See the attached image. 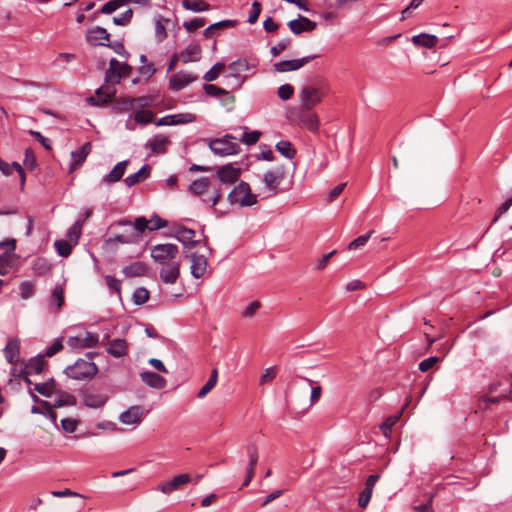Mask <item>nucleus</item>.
Returning <instances> with one entry per match:
<instances>
[{"mask_svg":"<svg viewBox=\"0 0 512 512\" xmlns=\"http://www.w3.org/2000/svg\"><path fill=\"white\" fill-rule=\"evenodd\" d=\"M34 293V285L31 282H23L20 285V294L23 299H29Z\"/></svg>","mask_w":512,"mask_h":512,"instance_id":"obj_57","label":"nucleus"},{"mask_svg":"<svg viewBox=\"0 0 512 512\" xmlns=\"http://www.w3.org/2000/svg\"><path fill=\"white\" fill-rule=\"evenodd\" d=\"M176 237L184 245H188L192 240V230L178 227L176 230Z\"/></svg>","mask_w":512,"mask_h":512,"instance_id":"obj_49","label":"nucleus"},{"mask_svg":"<svg viewBox=\"0 0 512 512\" xmlns=\"http://www.w3.org/2000/svg\"><path fill=\"white\" fill-rule=\"evenodd\" d=\"M191 476L188 473L179 474L171 480L163 482L157 486V490L163 494H171L174 491L180 490L183 486L189 484Z\"/></svg>","mask_w":512,"mask_h":512,"instance_id":"obj_16","label":"nucleus"},{"mask_svg":"<svg viewBox=\"0 0 512 512\" xmlns=\"http://www.w3.org/2000/svg\"><path fill=\"white\" fill-rule=\"evenodd\" d=\"M128 161H121L117 163L109 174L104 177V182L114 183L119 181L125 173Z\"/></svg>","mask_w":512,"mask_h":512,"instance_id":"obj_33","label":"nucleus"},{"mask_svg":"<svg viewBox=\"0 0 512 512\" xmlns=\"http://www.w3.org/2000/svg\"><path fill=\"white\" fill-rule=\"evenodd\" d=\"M134 302L138 305L144 304L149 299V292L145 288H138L133 294Z\"/></svg>","mask_w":512,"mask_h":512,"instance_id":"obj_53","label":"nucleus"},{"mask_svg":"<svg viewBox=\"0 0 512 512\" xmlns=\"http://www.w3.org/2000/svg\"><path fill=\"white\" fill-rule=\"evenodd\" d=\"M305 381H307L309 383V385L311 386V396H310V399H311V403H315L317 402L319 399H320V396H321V387L319 385L317 386H314V381L311 380V379H308V378H303Z\"/></svg>","mask_w":512,"mask_h":512,"instance_id":"obj_56","label":"nucleus"},{"mask_svg":"<svg viewBox=\"0 0 512 512\" xmlns=\"http://www.w3.org/2000/svg\"><path fill=\"white\" fill-rule=\"evenodd\" d=\"M86 41L91 45H107L109 33L106 29L96 26L86 32Z\"/></svg>","mask_w":512,"mask_h":512,"instance_id":"obj_23","label":"nucleus"},{"mask_svg":"<svg viewBox=\"0 0 512 512\" xmlns=\"http://www.w3.org/2000/svg\"><path fill=\"white\" fill-rule=\"evenodd\" d=\"M438 362V358L435 357V356H432V357H429V358H426L424 360H422L420 363H419V370L422 371V372H427L428 370H430L436 363Z\"/></svg>","mask_w":512,"mask_h":512,"instance_id":"obj_60","label":"nucleus"},{"mask_svg":"<svg viewBox=\"0 0 512 512\" xmlns=\"http://www.w3.org/2000/svg\"><path fill=\"white\" fill-rule=\"evenodd\" d=\"M327 91L323 85H305L299 92V98L301 105L300 107L313 109L317 104L322 101V98L326 95Z\"/></svg>","mask_w":512,"mask_h":512,"instance_id":"obj_8","label":"nucleus"},{"mask_svg":"<svg viewBox=\"0 0 512 512\" xmlns=\"http://www.w3.org/2000/svg\"><path fill=\"white\" fill-rule=\"evenodd\" d=\"M91 152V144H83L77 151L71 152L72 163L69 167V171L73 172L78 169L86 160L87 156Z\"/></svg>","mask_w":512,"mask_h":512,"instance_id":"obj_25","label":"nucleus"},{"mask_svg":"<svg viewBox=\"0 0 512 512\" xmlns=\"http://www.w3.org/2000/svg\"><path fill=\"white\" fill-rule=\"evenodd\" d=\"M317 56L316 55H309L305 56L299 59H292V60H283L280 62H277L274 64V69L277 72H289V71H295L306 65L307 63L314 60Z\"/></svg>","mask_w":512,"mask_h":512,"instance_id":"obj_18","label":"nucleus"},{"mask_svg":"<svg viewBox=\"0 0 512 512\" xmlns=\"http://www.w3.org/2000/svg\"><path fill=\"white\" fill-rule=\"evenodd\" d=\"M251 65L246 59L239 58L228 65V73L225 78L231 80L229 86L231 90H239L247 80V76L242 75V72L248 71Z\"/></svg>","mask_w":512,"mask_h":512,"instance_id":"obj_4","label":"nucleus"},{"mask_svg":"<svg viewBox=\"0 0 512 512\" xmlns=\"http://www.w3.org/2000/svg\"><path fill=\"white\" fill-rule=\"evenodd\" d=\"M294 93V88L290 84H283L278 88L277 94L281 100H289Z\"/></svg>","mask_w":512,"mask_h":512,"instance_id":"obj_51","label":"nucleus"},{"mask_svg":"<svg viewBox=\"0 0 512 512\" xmlns=\"http://www.w3.org/2000/svg\"><path fill=\"white\" fill-rule=\"evenodd\" d=\"M236 140L237 138L235 136L227 134L222 138L209 140L208 145L211 151L217 155H234L240 150V146Z\"/></svg>","mask_w":512,"mask_h":512,"instance_id":"obj_9","label":"nucleus"},{"mask_svg":"<svg viewBox=\"0 0 512 512\" xmlns=\"http://www.w3.org/2000/svg\"><path fill=\"white\" fill-rule=\"evenodd\" d=\"M115 85L116 84L105 81V84L97 89V91H96L97 97H90L88 99V102L91 103L92 105L108 103L116 93Z\"/></svg>","mask_w":512,"mask_h":512,"instance_id":"obj_19","label":"nucleus"},{"mask_svg":"<svg viewBox=\"0 0 512 512\" xmlns=\"http://www.w3.org/2000/svg\"><path fill=\"white\" fill-rule=\"evenodd\" d=\"M211 254V249L204 240L194 239V278L204 276L207 271V258Z\"/></svg>","mask_w":512,"mask_h":512,"instance_id":"obj_7","label":"nucleus"},{"mask_svg":"<svg viewBox=\"0 0 512 512\" xmlns=\"http://www.w3.org/2000/svg\"><path fill=\"white\" fill-rule=\"evenodd\" d=\"M64 303V290L63 287L57 285L52 292L51 304H55L57 309H60Z\"/></svg>","mask_w":512,"mask_h":512,"instance_id":"obj_47","label":"nucleus"},{"mask_svg":"<svg viewBox=\"0 0 512 512\" xmlns=\"http://www.w3.org/2000/svg\"><path fill=\"white\" fill-rule=\"evenodd\" d=\"M167 226V222L158 215H153L150 219L145 218V230L154 231Z\"/></svg>","mask_w":512,"mask_h":512,"instance_id":"obj_43","label":"nucleus"},{"mask_svg":"<svg viewBox=\"0 0 512 512\" xmlns=\"http://www.w3.org/2000/svg\"><path fill=\"white\" fill-rule=\"evenodd\" d=\"M78 425V421L72 418H65L61 421L62 429L67 433H73Z\"/></svg>","mask_w":512,"mask_h":512,"instance_id":"obj_59","label":"nucleus"},{"mask_svg":"<svg viewBox=\"0 0 512 512\" xmlns=\"http://www.w3.org/2000/svg\"><path fill=\"white\" fill-rule=\"evenodd\" d=\"M170 144V141L168 137L164 135H158L155 136L153 139H151L146 145L150 148V150L153 153L156 154H163L166 152L168 145Z\"/></svg>","mask_w":512,"mask_h":512,"instance_id":"obj_28","label":"nucleus"},{"mask_svg":"<svg viewBox=\"0 0 512 512\" xmlns=\"http://www.w3.org/2000/svg\"><path fill=\"white\" fill-rule=\"evenodd\" d=\"M84 220H78L75 224L68 230L67 239L72 244L76 245L81 235L82 227Z\"/></svg>","mask_w":512,"mask_h":512,"instance_id":"obj_40","label":"nucleus"},{"mask_svg":"<svg viewBox=\"0 0 512 512\" xmlns=\"http://www.w3.org/2000/svg\"><path fill=\"white\" fill-rule=\"evenodd\" d=\"M511 207V201H504L496 210L495 216L492 219V224L496 223L498 219L505 214Z\"/></svg>","mask_w":512,"mask_h":512,"instance_id":"obj_64","label":"nucleus"},{"mask_svg":"<svg viewBox=\"0 0 512 512\" xmlns=\"http://www.w3.org/2000/svg\"><path fill=\"white\" fill-rule=\"evenodd\" d=\"M118 226H128L123 233L118 234L107 240L108 243L133 244L142 239L145 227V217H138L134 223L128 220H120L116 223Z\"/></svg>","mask_w":512,"mask_h":512,"instance_id":"obj_1","label":"nucleus"},{"mask_svg":"<svg viewBox=\"0 0 512 512\" xmlns=\"http://www.w3.org/2000/svg\"><path fill=\"white\" fill-rule=\"evenodd\" d=\"M44 367V359L42 356H38L32 358L29 363L26 365V373L27 374H39L42 372Z\"/></svg>","mask_w":512,"mask_h":512,"instance_id":"obj_41","label":"nucleus"},{"mask_svg":"<svg viewBox=\"0 0 512 512\" xmlns=\"http://www.w3.org/2000/svg\"><path fill=\"white\" fill-rule=\"evenodd\" d=\"M285 177V169L283 166L276 167L274 170H268L264 173L262 182L265 188L275 195L278 187Z\"/></svg>","mask_w":512,"mask_h":512,"instance_id":"obj_13","label":"nucleus"},{"mask_svg":"<svg viewBox=\"0 0 512 512\" xmlns=\"http://www.w3.org/2000/svg\"><path fill=\"white\" fill-rule=\"evenodd\" d=\"M97 371L96 364L85 359H78L73 365L65 369L66 375L76 380L90 379L96 375Z\"/></svg>","mask_w":512,"mask_h":512,"instance_id":"obj_6","label":"nucleus"},{"mask_svg":"<svg viewBox=\"0 0 512 512\" xmlns=\"http://www.w3.org/2000/svg\"><path fill=\"white\" fill-rule=\"evenodd\" d=\"M140 378L146 385L154 389H163L166 386V380L154 372L144 371L140 374Z\"/></svg>","mask_w":512,"mask_h":512,"instance_id":"obj_26","label":"nucleus"},{"mask_svg":"<svg viewBox=\"0 0 512 512\" xmlns=\"http://www.w3.org/2000/svg\"><path fill=\"white\" fill-rule=\"evenodd\" d=\"M132 15V9L128 8L121 15L115 16L113 18V23L116 25L125 26L130 22Z\"/></svg>","mask_w":512,"mask_h":512,"instance_id":"obj_52","label":"nucleus"},{"mask_svg":"<svg viewBox=\"0 0 512 512\" xmlns=\"http://www.w3.org/2000/svg\"><path fill=\"white\" fill-rule=\"evenodd\" d=\"M276 375H277L276 366L267 368L260 378V384H264V383L273 381L275 379Z\"/></svg>","mask_w":512,"mask_h":512,"instance_id":"obj_58","label":"nucleus"},{"mask_svg":"<svg viewBox=\"0 0 512 512\" xmlns=\"http://www.w3.org/2000/svg\"><path fill=\"white\" fill-rule=\"evenodd\" d=\"M148 104L146 98H124L122 100L123 110L134 112L136 123L146 125L153 120V113L150 110L143 109Z\"/></svg>","mask_w":512,"mask_h":512,"instance_id":"obj_3","label":"nucleus"},{"mask_svg":"<svg viewBox=\"0 0 512 512\" xmlns=\"http://www.w3.org/2000/svg\"><path fill=\"white\" fill-rule=\"evenodd\" d=\"M299 124L312 133L319 131L320 120L316 113L309 108L299 107L297 112Z\"/></svg>","mask_w":512,"mask_h":512,"instance_id":"obj_12","label":"nucleus"},{"mask_svg":"<svg viewBox=\"0 0 512 512\" xmlns=\"http://www.w3.org/2000/svg\"><path fill=\"white\" fill-rule=\"evenodd\" d=\"M276 150L285 158L292 160L296 156V149L293 147L292 143L288 140L279 141L276 146Z\"/></svg>","mask_w":512,"mask_h":512,"instance_id":"obj_36","label":"nucleus"},{"mask_svg":"<svg viewBox=\"0 0 512 512\" xmlns=\"http://www.w3.org/2000/svg\"><path fill=\"white\" fill-rule=\"evenodd\" d=\"M105 281H106L108 288L111 291L116 292L118 294L120 293L121 282L118 279L114 278L113 276H106Z\"/></svg>","mask_w":512,"mask_h":512,"instance_id":"obj_62","label":"nucleus"},{"mask_svg":"<svg viewBox=\"0 0 512 512\" xmlns=\"http://www.w3.org/2000/svg\"><path fill=\"white\" fill-rule=\"evenodd\" d=\"M170 118V122H172L171 125L184 124L189 123L191 121L190 114H175L170 115Z\"/></svg>","mask_w":512,"mask_h":512,"instance_id":"obj_63","label":"nucleus"},{"mask_svg":"<svg viewBox=\"0 0 512 512\" xmlns=\"http://www.w3.org/2000/svg\"><path fill=\"white\" fill-rule=\"evenodd\" d=\"M225 64L222 62H216L210 70H208L203 76V80L206 82L215 81L219 75L223 72Z\"/></svg>","mask_w":512,"mask_h":512,"instance_id":"obj_42","label":"nucleus"},{"mask_svg":"<svg viewBox=\"0 0 512 512\" xmlns=\"http://www.w3.org/2000/svg\"><path fill=\"white\" fill-rule=\"evenodd\" d=\"M108 397L104 394L88 393L84 395L83 403L90 408H101L107 402Z\"/></svg>","mask_w":512,"mask_h":512,"instance_id":"obj_32","label":"nucleus"},{"mask_svg":"<svg viewBox=\"0 0 512 512\" xmlns=\"http://www.w3.org/2000/svg\"><path fill=\"white\" fill-rule=\"evenodd\" d=\"M144 418V408L140 405L129 407L119 415V421L127 426H138Z\"/></svg>","mask_w":512,"mask_h":512,"instance_id":"obj_15","label":"nucleus"},{"mask_svg":"<svg viewBox=\"0 0 512 512\" xmlns=\"http://www.w3.org/2000/svg\"><path fill=\"white\" fill-rule=\"evenodd\" d=\"M148 267L144 262H133L123 268V274L126 277H141L147 273Z\"/></svg>","mask_w":512,"mask_h":512,"instance_id":"obj_29","label":"nucleus"},{"mask_svg":"<svg viewBox=\"0 0 512 512\" xmlns=\"http://www.w3.org/2000/svg\"><path fill=\"white\" fill-rule=\"evenodd\" d=\"M179 276V267L176 263H168L161 268L160 278L167 284L176 282Z\"/></svg>","mask_w":512,"mask_h":512,"instance_id":"obj_27","label":"nucleus"},{"mask_svg":"<svg viewBox=\"0 0 512 512\" xmlns=\"http://www.w3.org/2000/svg\"><path fill=\"white\" fill-rule=\"evenodd\" d=\"M260 13H261V3L257 0H255L251 6V10H250V13L248 16V22L250 24L256 23Z\"/></svg>","mask_w":512,"mask_h":512,"instance_id":"obj_54","label":"nucleus"},{"mask_svg":"<svg viewBox=\"0 0 512 512\" xmlns=\"http://www.w3.org/2000/svg\"><path fill=\"white\" fill-rule=\"evenodd\" d=\"M288 27L292 33L295 35H299L304 32L303 23L300 21V16L298 19H294L288 22Z\"/></svg>","mask_w":512,"mask_h":512,"instance_id":"obj_61","label":"nucleus"},{"mask_svg":"<svg viewBox=\"0 0 512 512\" xmlns=\"http://www.w3.org/2000/svg\"><path fill=\"white\" fill-rule=\"evenodd\" d=\"M260 137H261V132L248 131V129L245 128V130L240 138V141L243 142L244 144L250 146V145H254L255 143H257Z\"/></svg>","mask_w":512,"mask_h":512,"instance_id":"obj_46","label":"nucleus"},{"mask_svg":"<svg viewBox=\"0 0 512 512\" xmlns=\"http://www.w3.org/2000/svg\"><path fill=\"white\" fill-rule=\"evenodd\" d=\"M203 90H204L205 94L209 97L216 98L219 96H224V98L221 99V102L223 105L232 104L235 101V97L233 95H231L228 90L220 88L216 85H213L210 83H204Z\"/></svg>","mask_w":512,"mask_h":512,"instance_id":"obj_21","label":"nucleus"},{"mask_svg":"<svg viewBox=\"0 0 512 512\" xmlns=\"http://www.w3.org/2000/svg\"><path fill=\"white\" fill-rule=\"evenodd\" d=\"M150 174V167L148 165H144L140 170L136 173L129 175L125 178L124 182L128 187H132L139 183L141 180L146 179Z\"/></svg>","mask_w":512,"mask_h":512,"instance_id":"obj_34","label":"nucleus"},{"mask_svg":"<svg viewBox=\"0 0 512 512\" xmlns=\"http://www.w3.org/2000/svg\"><path fill=\"white\" fill-rule=\"evenodd\" d=\"M130 72V67L121 63L116 59H111L109 69L105 74V81L113 84H118L122 77L127 76Z\"/></svg>","mask_w":512,"mask_h":512,"instance_id":"obj_14","label":"nucleus"},{"mask_svg":"<svg viewBox=\"0 0 512 512\" xmlns=\"http://www.w3.org/2000/svg\"><path fill=\"white\" fill-rule=\"evenodd\" d=\"M126 0H112L103 5L100 12L103 14H111L122 6Z\"/></svg>","mask_w":512,"mask_h":512,"instance_id":"obj_50","label":"nucleus"},{"mask_svg":"<svg viewBox=\"0 0 512 512\" xmlns=\"http://www.w3.org/2000/svg\"><path fill=\"white\" fill-rule=\"evenodd\" d=\"M20 343L16 339L8 340L5 348L4 355L7 361L11 364L16 363L19 358Z\"/></svg>","mask_w":512,"mask_h":512,"instance_id":"obj_30","label":"nucleus"},{"mask_svg":"<svg viewBox=\"0 0 512 512\" xmlns=\"http://www.w3.org/2000/svg\"><path fill=\"white\" fill-rule=\"evenodd\" d=\"M191 61H192V49L190 48V46H188L185 51L181 52L180 54L175 55L172 58L171 63L169 65V70H172L173 67L178 62L189 63Z\"/></svg>","mask_w":512,"mask_h":512,"instance_id":"obj_44","label":"nucleus"},{"mask_svg":"<svg viewBox=\"0 0 512 512\" xmlns=\"http://www.w3.org/2000/svg\"><path fill=\"white\" fill-rule=\"evenodd\" d=\"M218 370L212 369L211 374L205 385L199 390L197 397L204 398L217 384Z\"/></svg>","mask_w":512,"mask_h":512,"instance_id":"obj_39","label":"nucleus"},{"mask_svg":"<svg viewBox=\"0 0 512 512\" xmlns=\"http://www.w3.org/2000/svg\"><path fill=\"white\" fill-rule=\"evenodd\" d=\"M412 42L416 46H422L428 49L434 48L438 43V38L435 35L421 33L412 37Z\"/></svg>","mask_w":512,"mask_h":512,"instance_id":"obj_31","label":"nucleus"},{"mask_svg":"<svg viewBox=\"0 0 512 512\" xmlns=\"http://www.w3.org/2000/svg\"><path fill=\"white\" fill-rule=\"evenodd\" d=\"M290 44V38L282 39L281 41L278 42L277 45L271 47L270 53L272 54V56L276 57L280 54V52L286 50L290 46Z\"/></svg>","mask_w":512,"mask_h":512,"instance_id":"obj_55","label":"nucleus"},{"mask_svg":"<svg viewBox=\"0 0 512 512\" xmlns=\"http://www.w3.org/2000/svg\"><path fill=\"white\" fill-rule=\"evenodd\" d=\"M230 204H238L241 207L252 206L257 203V195L253 194L250 185L245 181L235 186L228 194Z\"/></svg>","mask_w":512,"mask_h":512,"instance_id":"obj_5","label":"nucleus"},{"mask_svg":"<svg viewBox=\"0 0 512 512\" xmlns=\"http://www.w3.org/2000/svg\"><path fill=\"white\" fill-rule=\"evenodd\" d=\"M98 342V335L92 332H86L84 335L69 337L67 339V344L71 348L75 349L92 348L95 347L98 344Z\"/></svg>","mask_w":512,"mask_h":512,"instance_id":"obj_17","label":"nucleus"},{"mask_svg":"<svg viewBox=\"0 0 512 512\" xmlns=\"http://www.w3.org/2000/svg\"><path fill=\"white\" fill-rule=\"evenodd\" d=\"M177 247L173 244H159L152 248L151 256L155 261L164 262L175 257Z\"/></svg>","mask_w":512,"mask_h":512,"instance_id":"obj_20","label":"nucleus"},{"mask_svg":"<svg viewBox=\"0 0 512 512\" xmlns=\"http://www.w3.org/2000/svg\"><path fill=\"white\" fill-rule=\"evenodd\" d=\"M54 246L60 256L67 257L71 254L72 247L75 245L68 240H56Z\"/></svg>","mask_w":512,"mask_h":512,"instance_id":"obj_45","label":"nucleus"},{"mask_svg":"<svg viewBox=\"0 0 512 512\" xmlns=\"http://www.w3.org/2000/svg\"><path fill=\"white\" fill-rule=\"evenodd\" d=\"M373 233L374 230H370L367 233L357 237L352 242H350V244L348 245V249L352 250L363 247L368 242Z\"/></svg>","mask_w":512,"mask_h":512,"instance_id":"obj_48","label":"nucleus"},{"mask_svg":"<svg viewBox=\"0 0 512 512\" xmlns=\"http://www.w3.org/2000/svg\"><path fill=\"white\" fill-rule=\"evenodd\" d=\"M242 169L233 164H226L217 168V183L232 185L236 183L241 176Z\"/></svg>","mask_w":512,"mask_h":512,"instance_id":"obj_11","label":"nucleus"},{"mask_svg":"<svg viewBox=\"0 0 512 512\" xmlns=\"http://www.w3.org/2000/svg\"><path fill=\"white\" fill-rule=\"evenodd\" d=\"M247 455L249 458V463L246 468V477L244 479L242 486H248L254 477L255 467L258 462V450L254 444H250L247 446Z\"/></svg>","mask_w":512,"mask_h":512,"instance_id":"obj_24","label":"nucleus"},{"mask_svg":"<svg viewBox=\"0 0 512 512\" xmlns=\"http://www.w3.org/2000/svg\"><path fill=\"white\" fill-rule=\"evenodd\" d=\"M16 240L0 241V275H6L16 262Z\"/></svg>","mask_w":512,"mask_h":512,"instance_id":"obj_10","label":"nucleus"},{"mask_svg":"<svg viewBox=\"0 0 512 512\" xmlns=\"http://www.w3.org/2000/svg\"><path fill=\"white\" fill-rule=\"evenodd\" d=\"M194 195L199 196L201 201L209 206H215L221 198L217 181L208 178L194 179Z\"/></svg>","mask_w":512,"mask_h":512,"instance_id":"obj_2","label":"nucleus"},{"mask_svg":"<svg viewBox=\"0 0 512 512\" xmlns=\"http://www.w3.org/2000/svg\"><path fill=\"white\" fill-rule=\"evenodd\" d=\"M191 82L190 75L177 73L170 78V88L178 91L186 87Z\"/></svg>","mask_w":512,"mask_h":512,"instance_id":"obj_38","label":"nucleus"},{"mask_svg":"<svg viewBox=\"0 0 512 512\" xmlns=\"http://www.w3.org/2000/svg\"><path fill=\"white\" fill-rule=\"evenodd\" d=\"M129 345L125 339L115 338L106 344V351L115 358H121L128 354Z\"/></svg>","mask_w":512,"mask_h":512,"instance_id":"obj_22","label":"nucleus"},{"mask_svg":"<svg viewBox=\"0 0 512 512\" xmlns=\"http://www.w3.org/2000/svg\"><path fill=\"white\" fill-rule=\"evenodd\" d=\"M0 170L2 171V173L4 175H11L13 170H16L18 172V174L20 175V178H21V185L23 186L24 183H25V174H24V170L23 168L21 167L20 164H18L17 162H13L12 164H8L4 161H2L0 159Z\"/></svg>","mask_w":512,"mask_h":512,"instance_id":"obj_37","label":"nucleus"},{"mask_svg":"<svg viewBox=\"0 0 512 512\" xmlns=\"http://www.w3.org/2000/svg\"><path fill=\"white\" fill-rule=\"evenodd\" d=\"M170 20L168 18H164L162 16H158L155 19V37L157 41L161 42L167 37V26L169 25Z\"/></svg>","mask_w":512,"mask_h":512,"instance_id":"obj_35","label":"nucleus"}]
</instances>
